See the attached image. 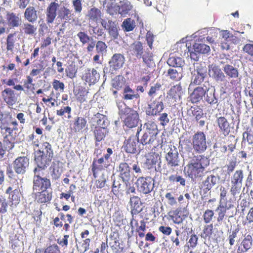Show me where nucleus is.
I'll list each match as a JSON object with an SVG mask.
<instances>
[{
	"label": "nucleus",
	"instance_id": "20e7f679",
	"mask_svg": "<svg viewBox=\"0 0 253 253\" xmlns=\"http://www.w3.org/2000/svg\"><path fill=\"white\" fill-rule=\"evenodd\" d=\"M124 56L121 53L114 54L109 61V67H105L103 69L104 74H114L116 71L121 68L125 63Z\"/></svg>",
	"mask_w": 253,
	"mask_h": 253
},
{
	"label": "nucleus",
	"instance_id": "09e8293b",
	"mask_svg": "<svg viewBox=\"0 0 253 253\" xmlns=\"http://www.w3.org/2000/svg\"><path fill=\"white\" fill-rule=\"evenodd\" d=\"M107 47L106 43L101 41H97L95 46L96 51L99 55L103 56L104 54L107 51Z\"/></svg>",
	"mask_w": 253,
	"mask_h": 253
},
{
	"label": "nucleus",
	"instance_id": "3c124183",
	"mask_svg": "<svg viewBox=\"0 0 253 253\" xmlns=\"http://www.w3.org/2000/svg\"><path fill=\"white\" fill-rule=\"evenodd\" d=\"M77 37L79 38L80 42L83 45H84L92 40L93 38L89 36L84 32H79L77 34Z\"/></svg>",
	"mask_w": 253,
	"mask_h": 253
},
{
	"label": "nucleus",
	"instance_id": "aec40b11",
	"mask_svg": "<svg viewBox=\"0 0 253 253\" xmlns=\"http://www.w3.org/2000/svg\"><path fill=\"white\" fill-rule=\"evenodd\" d=\"M100 78V75L94 69H87L85 71L83 75V79L85 82L91 84H94L97 82Z\"/></svg>",
	"mask_w": 253,
	"mask_h": 253
},
{
	"label": "nucleus",
	"instance_id": "69168bd1",
	"mask_svg": "<svg viewBox=\"0 0 253 253\" xmlns=\"http://www.w3.org/2000/svg\"><path fill=\"white\" fill-rule=\"evenodd\" d=\"M198 239V237L194 234H193L190 236L188 241V243L189 244L190 247L194 248L196 246Z\"/></svg>",
	"mask_w": 253,
	"mask_h": 253
},
{
	"label": "nucleus",
	"instance_id": "f704fd0d",
	"mask_svg": "<svg viewBox=\"0 0 253 253\" xmlns=\"http://www.w3.org/2000/svg\"><path fill=\"white\" fill-rule=\"evenodd\" d=\"M123 98L125 100H132L134 98H138L139 97V95L138 93H135V91L129 86H125L123 92Z\"/></svg>",
	"mask_w": 253,
	"mask_h": 253
},
{
	"label": "nucleus",
	"instance_id": "7ed1b4c3",
	"mask_svg": "<svg viewBox=\"0 0 253 253\" xmlns=\"http://www.w3.org/2000/svg\"><path fill=\"white\" fill-rule=\"evenodd\" d=\"M145 125L146 130L140 140L142 146L152 144L156 139L158 133L157 125L154 122H148Z\"/></svg>",
	"mask_w": 253,
	"mask_h": 253
},
{
	"label": "nucleus",
	"instance_id": "bb28decb",
	"mask_svg": "<svg viewBox=\"0 0 253 253\" xmlns=\"http://www.w3.org/2000/svg\"><path fill=\"white\" fill-rule=\"evenodd\" d=\"M38 12L33 6L27 7L24 12L25 19L29 22L34 23L38 19Z\"/></svg>",
	"mask_w": 253,
	"mask_h": 253
},
{
	"label": "nucleus",
	"instance_id": "412c9836",
	"mask_svg": "<svg viewBox=\"0 0 253 253\" xmlns=\"http://www.w3.org/2000/svg\"><path fill=\"white\" fill-rule=\"evenodd\" d=\"M4 101L9 105H13L17 101L14 91L10 88H6L1 92Z\"/></svg>",
	"mask_w": 253,
	"mask_h": 253
},
{
	"label": "nucleus",
	"instance_id": "c03bdc74",
	"mask_svg": "<svg viewBox=\"0 0 253 253\" xmlns=\"http://www.w3.org/2000/svg\"><path fill=\"white\" fill-rule=\"evenodd\" d=\"M180 210L178 209L175 211L170 212V213L171 214L169 215L170 217L171 218V220H172L173 222L176 224H179L181 223L184 220V218H183V217H182L180 215Z\"/></svg>",
	"mask_w": 253,
	"mask_h": 253
},
{
	"label": "nucleus",
	"instance_id": "e433bc0d",
	"mask_svg": "<svg viewBox=\"0 0 253 253\" xmlns=\"http://www.w3.org/2000/svg\"><path fill=\"white\" fill-rule=\"evenodd\" d=\"M22 30L27 35L34 36L36 34L37 27L29 23H24L22 26Z\"/></svg>",
	"mask_w": 253,
	"mask_h": 253
},
{
	"label": "nucleus",
	"instance_id": "2f4dec72",
	"mask_svg": "<svg viewBox=\"0 0 253 253\" xmlns=\"http://www.w3.org/2000/svg\"><path fill=\"white\" fill-rule=\"evenodd\" d=\"M93 119L98 126H97V127H105V128H107V126L109 124V121L106 116L98 113L94 116Z\"/></svg>",
	"mask_w": 253,
	"mask_h": 253
},
{
	"label": "nucleus",
	"instance_id": "e2e57ef3",
	"mask_svg": "<svg viewBox=\"0 0 253 253\" xmlns=\"http://www.w3.org/2000/svg\"><path fill=\"white\" fill-rule=\"evenodd\" d=\"M159 120L161 122V124L162 126H165L169 123V119L168 117V114L164 113L161 114V116L159 118Z\"/></svg>",
	"mask_w": 253,
	"mask_h": 253
},
{
	"label": "nucleus",
	"instance_id": "58836bf2",
	"mask_svg": "<svg viewBox=\"0 0 253 253\" xmlns=\"http://www.w3.org/2000/svg\"><path fill=\"white\" fill-rule=\"evenodd\" d=\"M193 49L195 52L200 54H208L211 50L209 45L199 43H195L193 45Z\"/></svg>",
	"mask_w": 253,
	"mask_h": 253
},
{
	"label": "nucleus",
	"instance_id": "6e6d98bb",
	"mask_svg": "<svg viewBox=\"0 0 253 253\" xmlns=\"http://www.w3.org/2000/svg\"><path fill=\"white\" fill-rule=\"evenodd\" d=\"M246 139L249 144H252L253 143V131L251 129L247 130L243 134V139Z\"/></svg>",
	"mask_w": 253,
	"mask_h": 253
},
{
	"label": "nucleus",
	"instance_id": "f257e3e1",
	"mask_svg": "<svg viewBox=\"0 0 253 253\" xmlns=\"http://www.w3.org/2000/svg\"><path fill=\"white\" fill-rule=\"evenodd\" d=\"M46 21L48 23L53 22L56 16L57 18L64 21L62 25L70 21H74V13L72 10L64 4L55 1L51 2L46 9Z\"/></svg>",
	"mask_w": 253,
	"mask_h": 253
},
{
	"label": "nucleus",
	"instance_id": "ddd939ff",
	"mask_svg": "<svg viewBox=\"0 0 253 253\" xmlns=\"http://www.w3.org/2000/svg\"><path fill=\"white\" fill-rule=\"evenodd\" d=\"M29 164V159L26 157H20L13 162V169L17 174H23L25 173Z\"/></svg>",
	"mask_w": 253,
	"mask_h": 253
},
{
	"label": "nucleus",
	"instance_id": "864d4df0",
	"mask_svg": "<svg viewBox=\"0 0 253 253\" xmlns=\"http://www.w3.org/2000/svg\"><path fill=\"white\" fill-rule=\"evenodd\" d=\"M141 58L143 59V61L149 67L151 66L153 63L152 53L146 52L144 54L143 53Z\"/></svg>",
	"mask_w": 253,
	"mask_h": 253
},
{
	"label": "nucleus",
	"instance_id": "9d476101",
	"mask_svg": "<svg viewBox=\"0 0 253 253\" xmlns=\"http://www.w3.org/2000/svg\"><path fill=\"white\" fill-rule=\"evenodd\" d=\"M40 170L35 168L34 170L35 176L33 178V191L38 192L40 190L47 189L50 187L49 179L46 178H42L38 173Z\"/></svg>",
	"mask_w": 253,
	"mask_h": 253
},
{
	"label": "nucleus",
	"instance_id": "338daca9",
	"mask_svg": "<svg viewBox=\"0 0 253 253\" xmlns=\"http://www.w3.org/2000/svg\"><path fill=\"white\" fill-rule=\"evenodd\" d=\"M52 85L53 88L56 90L60 89L61 91H63L64 89V84L62 82H60L56 80H54Z\"/></svg>",
	"mask_w": 253,
	"mask_h": 253
},
{
	"label": "nucleus",
	"instance_id": "bf43d9fd",
	"mask_svg": "<svg viewBox=\"0 0 253 253\" xmlns=\"http://www.w3.org/2000/svg\"><path fill=\"white\" fill-rule=\"evenodd\" d=\"M231 184L230 192L233 196H235L240 193L242 185L237 184L236 183H231Z\"/></svg>",
	"mask_w": 253,
	"mask_h": 253
},
{
	"label": "nucleus",
	"instance_id": "39448f33",
	"mask_svg": "<svg viewBox=\"0 0 253 253\" xmlns=\"http://www.w3.org/2000/svg\"><path fill=\"white\" fill-rule=\"evenodd\" d=\"M191 83L189 87L199 85L204 82L207 76V69L205 66L200 64L191 72Z\"/></svg>",
	"mask_w": 253,
	"mask_h": 253
},
{
	"label": "nucleus",
	"instance_id": "f03ea898",
	"mask_svg": "<svg viewBox=\"0 0 253 253\" xmlns=\"http://www.w3.org/2000/svg\"><path fill=\"white\" fill-rule=\"evenodd\" d=\"M119 113L121 118H124V123L128 127L132 128L136 127L139 122V116L137 112L127 107L126 104L123 103L118 105Z\"/></svg>",
	"mask_w": 253,
	"mask_h": 253
},
{
	"label": "nucleus",
	"instance_id": "a19ab883",
	"mask_svg": "<svg viewBox=\"0 0 253 253\" xmlns=\"http://www.w3.org/2000/svg\"><path fill=\"white\" fill-rule=\"evenodd\" d=\"M135 21L131 18L125 19L122 23V27L125 31L129 32L132 31L135 27Z\"/></svg>",
	"mask_w": 253,
	"mask_h": 253
},
{
	"label": "nucleus",
	"instance_id": "0e129e2a",
	"mask_svg": "<svg viewBox=\"0 0 253 253\" xmlns=\"http://www.w3.org/2000/svg\"><path fill=\"white\" fill-rule=\"evenodd\" d=\"M19 191L15 189L13 190L12 192H11L10 195H9L8 198L10 200L11 202H12L14 201H18L19 199Z\"/></svg>",
	"mask_w": 253,
	"mask_h": 253
},
{
	"label": "nucleus",
	"instance_id": "49530a36",
	"mask_svg": "<svg viewBox=\"0 0 253 253\" xmlns=\"http://www.w3.org/2000/svg\"><path fill=\"white\" fill-rule=\"evenodd\" d=\"M110 27L107 29L109 34L112 37L113 40L118 39L119 33L118 31V28L115 22H110Z\"/></svg>",
	"mask_w": 253,
	"mask_h": 253
},
{
	"label": "nucleus",
	"instance_id": "f3484780",
	"mask_svg": "<svg viewBox=\"0 0 253 253\" xmlns=\"http://www.w3.org/2000/svg\"><path fill=\"white\" fill-rule=\"evenodd\" d=\"M127 183L123 182L121 178L118 180H114L112 184V191L116 196H123L127 188Z\"/></svg>",
	"mask_w": 253,
	"mask_h": 253
},
{
	"label": "nucleus",
	"instance_id": "052dcab7",
	"mask_svg": "<svg viewBox=\"0 0 253 253\" xmlns=\"http://www.w3.org/2000/svg\"><path fill=\"white\" fill-rule=\"evenodd\" d=\"M44 253H60V251L57 245H53L46 248Z\"/></svg>",
	"mask_w": 253,
	"mask_h": 253
},
{
	"label": "nucleus",
	"instance_id": "72a5a7b5",
	"mask_svg": "<svg viewBox=\"0 0 253 253\" xmlns=\"http://www.w3.org/2000/svg\"><path fill=\"white\" fill-rule=\"evenodd\" d=\"M87 16L89 20L98 22L101 18L102 13L99 9L93 7L88 11Z\"/></svg>",
	"mask_w": 253,
	"mask_h": 253
},
{
	"label": "nucleus",
	"instance_id": "cd10ccee",
	"mask_svg": "<svg viewBox=\"0 0 253 253\" xmlns=\"http://www.w3.org/2000/svg\"><path fill=\"white\" fill-rule=\"evenodd\" d=\"M198 161V159L195 157L188 165L189 170H190L191 174L195 175L198 174L200 172H202L204 169L201 166L200 163Z\"/></svg>",
	"mask_w": 253,
	"mask_h": 253
},
{
	"label": "nucleus",
	"instance_id": "6e6552de",
	"mask_svg": "<svg viewBox=\"0 0 253 253\" xmlns=\"http://www.w3.org/2000/svg\"><path fill=\"white\" fill-rule=\"evenodd\" d=\"M154 181L151 177L140 176L135 182L138 191L144 194L150 193L154 188Z\"/></svg>",
	"mask_w": 253,
	"mask_h": 253
},
{
	"label": "nucleus",
	"instance_id": "79ce46f5",
	"mask_svg": "<svg viewBox=\"0 0 253 253\" xmlns=\"http://www.w3.org/2000/svg\"><path fill=\"white\" fill-rule=\"evenodd\" d=\"M42 147V150H41V154L44 156H47L48 158L50 157V159L52 160L53 152L51 145L49 143L46 142L43 143Z\"/></svg>",
	"mask_w": 253,
	"mask_h": 253
},
{
	"label": "nucleus",
	"instance_id": "4be33fe9",
	"mask_svg": "<svg viewBox=\"0 0 253 253\" xmlns=\"http://www.w3.org/2000/svg\"><path fill=\"white\" fill-rule=\"evenodd\" d=\"M35 160L38 167L42 169H44L46 167L47 165H49V163L51 161V160L50 159V157L48 158L47 156L42 155L41 153V150L37 152Z\"/></svg>",
	"mask_w": 253,
	"mask_h": 253
},
{
	"label": "nucleus",
	"instance_id": "b1692460",
	"mask_svg": "<svg viewBox=\"0 0 253 253\" xmlns=\"http://www.w3.org/2000/svg\"><path fill=\"white\" fill-rule=\"evenodd\" d=\"M118 13L122 16H125L131 10L132 6L128 0H120L118 3Z\"/></svg>",
	"mask_w": 253,
	"mask_h": 253
},
{
	"label": "nucleus",
	"instance_id": "2eb2a0df",
	"mask_svg": "<svg viewBox=\"0 0 253 253\" xmlns=\"http://www.w3.org/2000/svg\"><path fill=\"white\" fill-rule=\"evenodd\" d=\"M130 169L128 164L125 162L120 163L117 168L119 178L125 183H128L130 179Z\"/></svg>",
	"mask_w": 253,
	"mask_h": 253
},
{
	"label": "nucleus",
	"instance_id": "4d7b16f0",
	"mask_svg": "<svg viewBox=\"0 0 253 253\" xmlns=\"http://www.w3.org/2000/svg\"><path fill=\"white\" fill-rule=\"evenodd\" d=\"M74 12L77 14H80L82 11V3L81 0H73L72 1Z\"/></svg>",
	"mask_w": 253,
	"mask_h": 253
},
{
	"label": "nucleus",
	"instance_id": "774afa93",
	"mask_svg": "<svg viewBox=\"0 0 253 253\" xmlns=\"http://www.w3.org/2000/svg\"><path fill=\"white\" fill-rule=\"evenodd\" d=\"M71 112V108L69 106H66L64 108V109H61L57 111V114L59 116H63L65 113H67L68 114V118H70L71 116L70 114Z\"/></svg>",
	"mask_w": 253,
	"mask_h": 253
},
{
	"label": "nucleus",
	"instance_id": "4c0bfd02",
	"mask_svg": "<svg viewBox=\"0 0 253 253\" xmlns=\"http://www.w3.org/2000/svg\"><path fill=\"white\" fill-rule=\"evenodd\" d=\"M107 132V129L105 128V127H95L93 133L96 141L98 142L101 141L104 138Z\"/></svg>",
	"mask_w": 253,
	"mask_h": 253
},
{
	"label": "nucleus",
	"instance_id": "f8f14e48",
	"mask_svg": "<svg viewBox=\"0 0 253 253\" xmlns=\"http://www.w3.org/2000/svg\"><path fill=\"white\" fill-rule=\"evenodd\" d=\"M207 86L203 84L194 88L189 96L190 100L193 103H197L203 100L206 93Z\"/></svg>",
	"mask_w": 253,
	"mask_h": 253
},
{
	"label": "nucleus",
	"instance_id": "4468645a",
	"mask_svg": "<svg viewBox=\"0 0 253 253\" xmlns=\"http://www.w3.org/2000/svg\"><path fill=\"white\" fill-rule=\"evenodd\" d=\"M164 108V105L162 101H157L156 100L151 99L146 110V113L148 116H156L162 112Z\"/></svg>",
	"mask_w": 253,
	"mask_h": 253
},
{
	"label": "nucleus",
	"instance_id": "dca6fc26",
	"mask_svg": "<svg viewBox=\"0 0 253 253\" xmlns=\"http://www.w3.org/2000/svg\"><path fill=\"white\" fill-rule=\"evenodd\" d=\"M129 198V204L130 206L131 214L133 215L141 212L143 210V208L140 198L136 196H130Z\"/></svg>",
	"mask_w": 253,
	"mask_h": 253
},
{
	"label": "nucleus",
	"instance_id": "393cba45",
	"mask_svg": "<svg viewBox=\"0 0 253 253\" xmlns=\"http://www.w3.org/2000/svg\"><path fill=\"white\" fill-rule=\"evenodd\" d=\"M130 51L132 55L136 56L137 58H141L144 53L143 46L139 41L134 42L130 46Z\"/></svg>",
	"mask_w": 253,
	"mask_h": 253
},
{
	"label": "nucleus",
	"instance_id": "c9c22d12",
	"mask_svg": "<svg viewBox=\"0 0 253 253\" xmlns=\"http://www.w3.org/2000/svg\"><path fill=\"white\" fill-rule=\"evenodd\" d=\"M125 83L126 79L121 75L116 76L111 81L112 86L117 89L121 88L125 85Z\"/></svg>",
	"mask_w": 253,
	"mask_h": 253
},
{
	"label": "nucleus",
	"instance_id": "a18cd8bd",
	"mask_svg": "<svg viewBox=\"0 0 253 253\" xmlns=\"http://www.w3.org/2000/svg\"><path fill=\"white\" fill-rule=\"evenodd\" d=\"M76 131H80L86 126V121L83 117H78L74 123Z\"/></svg>",
	"mask_w": 253,
	"mask_h": 253
},
{
	"label": "nucleus",
	"instance_id": "c756f323",
	"mask_svg": "<svg viewBox=\"0 0 253 253\" xmlns=\"http://www.w3.org/2000/svg\"><path fill=\"white\" fill-rule=\"evenodd\" d=\"M7 20L8 26L10 27H18L22 23L21 19L13 13L7 14Z\"/></svg>",
	"mask_w": 253,
	"mask_h": 253
},
{
	"label": "nucleus",
	"instance_id": "de8ad7c7",
	"mask_svg": "<svg viewBox=\"0 0 253 253\" xmlns=\"http://www.w3.org/2000/svg\"><path fill=\"white\" fill-rule=\"evenodd\" d=\"M190 109L192 115L195 117L196 121L198 122L204 115L202 109L199 106H192Z\"/></svg>",
	"mask_w": 253,
	"mask_h": 253
},
{
	"label": "nucleus",
	"instance_id": "603ef678",
	"mask_svg": "<svg viewBox=\"0 0 253 253\" xmlns=\"http://www.w3.org/2000/svg\"><path fill=\"white\" fill-rule=\"evenodd\" d=\"M116 233H113V235H110V241L109 243V245L113 250H117V248L120 246V243L117 237L115 236Z\"/></svg>",
	"mask_w": 253,
	"mask_h": 253
},
{
	"label": "nucleus",
	"instance_id": "7c9ffc66",
	"mask_svg": "<svg viewBox=\"0 0 253 253\" xmlns=\"http://www.w3.org/2000/svg\"><path fill=\"white\" fill-rule=\"evenodd\" d=\"M160 162L157 167H155V170L159 172L164 175H168L171 170H173V168L168 164V163H162L161 158H159Z\"/></svg>",
	"mask_w": 253,
	"mask_h": 253
},
{
	"label": "nucleus",
	"instance_id": "6ab92c4d",
	"mask_svg": "<svg viewBox=\"0 0 253 253\" xmlns=\"http://www.w3.org/2000/svg\"><path fill=\"white\" fill-rule=\"evenodd\" d=\"M215 89L212 86H207L204 100L211 106L218 105V99L215 95Z\"/></svg>",
	"mask_w": 253,
	"mask_h": 253
},
{
	"label": "nucleus",
	"instance_id": "13d9d810",
	"mask_svg": "<svg viewBox=\"0 0 253 253\" xmlns=\"http://www.w3.org/2000/svg\"><path fill=\"white\" fill-rule=\"evenodd\" d=\"M197 159H198V161L202 168L205 169L206 167H207L210 164V160L208 158L205 157L204 156H199L196 157Z\"/></svg>",
	"mask_w": 253,
	"mask_h": 253
},
{
	"label": "nucleus",
	"instance_id": "1a4fd4ad",
	"mask_svg": "<svg viewBox=\"0 0 253 253\" xmlns=\"http://www.w3.org/2000/svg\"><path fill=\"white\" fill-rule=\"evenodd\" d=\"M169 149L165 157L166 162L173 168L180 167L182 164V158L179 156L177 148L173 146Z\"/></svg>",
	"mask_w": 253,
	"mask_h": 253
},
{
	"label": "nucleus",
	"instance_id": "a878e982",
	"mask_svg": "<svg viewBox=\"0 0 253 253\" xmlns=\"http://www.w3.org/2000/svg\"><path fill=\"white\" fill-rule=\"evenodd\" d=\"M223 70L226 77H228L229 78L237 79L239 77L238 69L230 64L223 66Z\"/></svg>",
	"mask_w": 253,
	"mask_h": 253
},
{
	"label": "nucleus",
	"instance_id": "473e14b6",
	"mask_svg": "<svg viewBox=\"0 0 253 253\" xmlns=\"http://www.w3.org/2000/svg\"><path fill=\"white\" fill-rule=\"evenodd\" d=\"M52 191H49L46 189L42 190L41 192H39L37 196V201L39 203H44L49 202L52 198Z\"/></svg>",
	"mask_w": 253,
	"mask_h": 253
},
{
	"label": "nucleus",
	"instance_id": "423d86ee",
	"mask_svg": "<svg viewBox=\"0 0 253 253\" xmlns=\"http://www.w3.org/2000/svg\"><path fill=\"white\" fill-rule=\"evenodd\" d=\"M192 147L195 151L198 153L204 152L207 149L206 134L203 131L195 133L192 138Z\"/></svg>",
	"mask_w": 253,
	"mask_h": 253
},
{
	"label": "nucleus",
	"instance_id": "680f3d73",
	"mask_svg": "<svg viewBox=\"0 0 253 253\" xmlns=\"http://www.w3.org/2000/svg\"><path fill=\"white\" fill-rule=\"evenodd\" d=\"M213 216V212L212 210H207L204 214V220L207 223H209Z\"/></svg>",
	"mask_w": 253,
	"mask_h": 253
},
{
	"label": "nucleus",
	"instance_id": "8fccbe9b",
	"mask_svg": "<svg viewBox=\"0 0 253 253\" xmlns=\"http://www.w3.org/2000/svg\"><path fill=\"white\" fill-rule=\"evenodd\" d=\"M253 243V239L250 235H248L245 237L244 240L242 242V244L245 250H242L243 252H247L250 249H251Z\"/></svg>",
	"mask_w": 253,
	"mask_h": 253
},
{
	"label": "nucleus",
	"instance_id": "0eeeda50",
	"mask_svg": "<svg viewBox=\"0 0 253 253\" xmlns=\"http://www.w3.org/2000/svg\"><path fill=\"white\" fill-rule=\"evenodd\" d=\"M139 132L137 131L136 135H131L124 141V149L127 153H139L143 148L141 147L140 141L138 136Z\"/></svg>",
	"mask_w": 253,
	"mask_h": 253
},
{
	"label": "nucleus",
	"instance_id": "ea45409f",
	"mask_svg": "<svg viewBox=\"0 0 253 253\" xmlns=\"http://www.w3.org/2000/svg\"><path fill=\"white\" fill-rule=\"evenodd\" d=\"M244 178L243 171L241 169L236 170L231 177V183L242 185Z\"/></svg>",
	"mask_w": 253,
	"mask_h": 253
},
{
	"label": "nucleus",
	"instance_id": "9b49d317",
	"mask_svg": "<svg viewBox=\"0 0 253 253\" xmlns=\"http://www.w3.org/2000/svg\"><path fill=\"white\" fill-rule=\"evenodd\" d=\"M208 73L210 77L218 83L226 82V76L221 69L218 66L210 64L208 67Z\"/></svg>",
	"mask_w": 253,
	"mask_h": 253
},
{
	"label": "nucleus",
	"instance_id": "5701e85b",
	"mask_svg": "<svg viewBox=\"0 0 253 253\" xmlns=\"http://www.w3.org/2000/svg\"><path fill=\"white\" fill-rule=\"evenodd\" d=\"M216 123L220 131L224 135H228L230 132V124L227 119L224 117H220L217 119Z\"/></svg>",
	"mask_w": 253,
	"mask_h": 253
},
{
	"label": "nucleus",
	"instance_id": "37998d69",
	"mask_svg": "<svg viewBox=\"0 0 253 253\" xmlns=\"http://www.w3.org/2000/svg\"><path fill=\"white\" fill-rule=\"evenodd\" d=\"M182 71L181 68L177 69H169L168 71V74L170 78L173 80H179L182 77Z\"/></svg>",
	"mask_w": 253,
	"mask_h": 253
},
{
	"label": "nucleus",
	"instance_id": "5fc2aeb1",
	"mask_svg": "<svg viewBox=\"0 0 253 253\" xmlns=\"http://www.w3.org/2000/svg\"><path fill=\"white\" fill-rule=\"evenodd\" d=\"M169 179L170 182H179L182 186L185 185V180L180 175H171L169 176Z\"/></svg>",
	"mask_w": 253,
	"mask_h": 253
},
{
	"label": "nucleus",
	"instance_id": "a211bd4d",
	"mask_svg": "<svg viewBox=\"0 0 253 253\" xmlns=\"http://www.w3.org/2000/svg\"><path fill=\"white\" fill-rule=\"evenodd\" d=\"M220 179V176L218 175L211 174L208 175L206 179L203 181V190L205 193L210 191L214 186L218 183Z\"/></svg>",
	"mask_w": 253,
	"mask_h": 253
},
{
	"label": "nucleus",
	"instance_id": "c85d7f7f",
	"mask_svg": "<svg viewBox=\"0 0 253 253\" xmlns=\"http://www.w3.org/2000/svg\"><path fill=\"white\" fill-rule=\"evenodd\" d=\"M167 63L169 66L176 68H180L182 69V67L185 64V62L181 57L171 56L168 59Z\"/></svg>",
	"mask_w": 253,
	"mask_h": 253
}]
</instances>
